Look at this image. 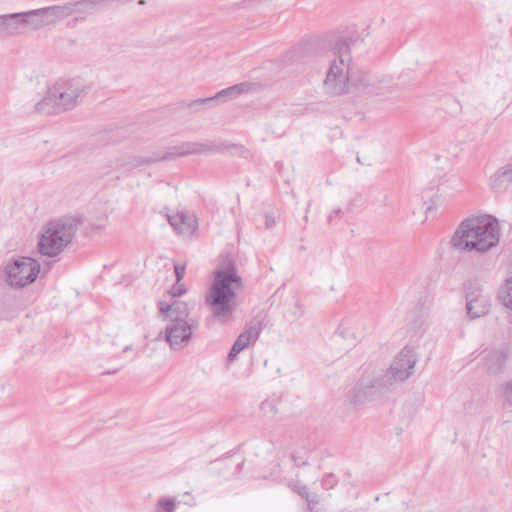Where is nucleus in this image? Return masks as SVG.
<instances>
[{"instance_id": "1", "label": "nucleus", "mask_w": 512, "mask_h": 512, "mask_svg": "<svg viewBox=\"0 0 512 512\" xmlns=\"http://www.w3.org/2000/svg\"><path fill=\"white\" fill-rule=\"evenodd\" d=\"M500 238L498 220L492 215L484 214L461 221L450 244L457 251L485 254L499 244Z\"/></svg>"}, {"instance_id": "2", "label": "nucleus", "mask_w": 512, "mask_h": 512, "mask_svg": "<svg viewBox=\"0 0 512 512\" xmlns=\"http://www.w3.org/2000/svg\"><path fill=\"white\" fill-rule=\"evenodd\" d=\"M242 286V278L234 268L214 271L205 293V303L216 321L226 323L232 319L237 307V293Z\"/></svg>"}, {"instance_id": "3", "label": "nucleus", "mask_w": 512, "mask_h": 512, "mask_svg": "<svg viewBox=\"0 0 512 512\" xmlns=\"http://www.w3.org/2000/svg\"><path fill=\"white\" fill-rule=\"evenodd\" d=\"M79 224V219L70 215L47 221L39 231L37 251L49 258L57 257L72 243Z\"/></svg>"}, {"instance_id": "4", "label": "nucleus", "mask_w": 512, "mask_h": 512, "mask_svg": "<svg viewBox=\"0 0 512 512\" xmlns=\"http://www.w3.org/2000/svg\"><path fill=\"white\" fill-rule=\"evenodd\" d=\"M86 94L85 85L76 79L56 81L47 91L41 101L35 105V110L42 114H58L73 110L83 100Z\"/></svg>"}, {"instance_id": "5", "label": "nucleus", "mask_w": 512, "mask_h": 512, "mask_svg": "<svg viewBox=\"0 0 512 512\" xmlns=\"http://www.w3.org/2000/svg\"><path fill=\"white\" fill-rule=\"evenodd\" d=\"M329 69L324 79L325 89L334 95L348 90L351 53L346 43H339L328 53Z\"/></svg>"}, {"instance_id": "6", "label": "nucleus", "mask_w": 512, "mask_h": 512, "mask_svg": "<svg viewBox=\"0 0 512 512\" xmlns=\"http://www.w3.org/2000/svg\"><path fill=\"white\" fill-rule=\"evenodd\" d=\"M41 266L35 259L21 257L13 262L7 263L4 268V276L7 285L11 288H24L37 279Z\"/></svg>"}, {"instance_id": "7", "label": "nucleus", "mask_w": 512, "mask_h": 512, "mask_svg": "<svg viewBox=\"0 0 512 512\" xmlns=\"http://www.w3.org/2000/svg\"><path fill=\"white\" fill-rule=\"evenodd\" d=\"M197 323L190 322L188 319H171L163 331L164 340L173 351L185 349L193 337Z\"/></svg>"}, {"instance_id": "8", "label": "nucleus", "mask_w": 512, "mask_h": 512, "mask_svg": "<svg viewBox=\"0 0 512 512\" xmlns=\"http://www.w3.org/2000/svg\"><path fill=\"white\" fill-rule=\"evenodd\" d=\"M416 361L414 348L405 346L393 360L386 376L389 380L404 381L413 374Z\"/></svg>"}, {"instance_id": "9", "label": "nucleus", "mask_w": 512, "mask_h": 512, "mask_svg": "<svg viewBox=\"0 0 512 512\" xmlns=\"http://www.w3.org/2000/svg\"><path fill=\"white\" fill-rule=\"evenodd\" d=\"M467 314L471 319L486 315L490 310V300L481 291L475 289L466 293Z\"/></svg>"}, {"instance_id": "10", "label": "nucleus", "mask_w": 512, "mask_h": 512, "mask_svg": "<svg viewBox=\"0 0 512 512\" xmlns=\"http://www.w3.org/2000/svg\"><path fill=\"white\" fill-rule=\"evenodd\" d=\"M168 221L175 231L183 236L193 235L198 227L196 216L184 211L168 215Z\"/></svg>"}, {"instance_id": "11", "label": "nucleus", "mask_w": 512, "mask_h": 512, "mask_svg": "<svg viewBox=\"0 0 512 512\" xmlns=\"http://www.w3.org/2000/svg\"><path fill=\"white\" fill-rule=\"evenodd\" d=\"M212 148L207 144L202 143H191L186 144L181 147H174L169 152H166L162 154L161 156L155 157V158H149L145 160V163H155L158 161H166L175 159L178 157L190 155V154H201L205 153L207 151H211Z\"/></svg>"}, {"instance_id": "12", "label": "nucleus", "mask_w": 512, "mask_h": 512, "mask_svg": "<svg viewBox=\"0 0 512 512\" xmlns=\"http://www.w3.org/2000/svg\"><path fill=\"white\" fill-rule=\"evenodd\" d=\"M18 34L26 30H36L47 25V20L42 9L31 10L23 13H14Z\"/></svg>"}, {"instance_id": "13", "label": "nucleus", "mask_w": 512, "mask_h": 512, "mask_svg": "<svg viewBox=\"0 0 512 512\" xmlns=\"http://www.w3.org/2000/svg\"><path fill=\"white\" fill-rule=\"evenodd\" d=\"M159 311L169 320L171 319H188L190 307L188 303L181 300H174L172 303L160 301L158 303Z\"/></svg>"}, {"instance_id": "14", "label": "nucleus", "mask_w": 512, "mask_h": 512, "mask_svg": "<svg viewBox=\"0 0 512 512\" xmlns=\"http://www.w3.org/2000/svg\"><path fill=\"white\" fill-rule=\"evenodd\" d=\"M258 336L259 330L256 327H250L243 331L234 342L231 351L227 356L228 361H233L241 351L250 345L251 342H255Z\"/></svg>"}, {"instance_id": "15", "label": "nucleus", "mask_w": 512, "mask_h": 512, "mask_svg": "<svg viewBox=\"0 0 512 512\" xmlns=\"http://www.w3.org/2000/svg\"><path fill=\"white\" fill-rule=\"evenodd\" d=\"M77 6H83L82 3H79V1L68 3L64 6H52L47 8H42L43 15L45 16V19L49 22H47V25H51L59 20H62L69 15L72 14L73 11H75V8Z\"/></svg>"}, {"instance_id": "16", "label": "nucleus", "mask_w": 512, "mask_h": 512, "mask_svg": "<svg viewBox=\"0 0 512 512\" xmlns=\"http://www.w3.org/2000/svg\"><path fill=\"white\" fill-rule=\"evenodd\" d=\"M251 88V85L248 84V83H240V84H236L234 86H231V87H228L226 89H223L221 91H219L218 93H216L214 96L212 97H208V98H202V99H198V100H195L193 101L190 106L192 105H198V104H203V103H206V102H209V101H212L214 99H218V98H221V97H231V98H235L237 97L238 95L242 94V93H245L247 91H249V89Z\"/></svg>"}, {"instance_id": "17", "label": "nucleus", "mask_w": 512, "mask_h": 512, "mask_svg": "<svg viewBox=\"0 0 512 512\" xmlns=\"http://www.w3.org/2000/svg\"><path fill=\"white\" fill-rule=\"evenodd\" d=\"M18 34V26L13 14L0 16V37Z\"/></svg>"}, {"instance_id": "18", "label": "nucleus", "mask_w": 512, "mask_h": 512, "mask_svg": "<svg viewBox=\"0 0 512 512\" xmlns=\"http://www.w3.org/2000/svg\"><path fill=\"white\" fill-rule=\"evenodd\" d=\"M512 182V163L501 167L493 176L491 187L493 189H499L503 183Z\"/></svg>"}, {"instance_id": "19", "label": "nucleus", "mask_w": 512, "mask_h": 512, "mask_svg": "<svg viewBox=\"0 0 512 512\" xmlns=\"http://www.w3.org/2000/svg\"><path fill=\"white\" fill-rule=\"evenodd\" d=\"M499 297L505 307L512 309V273L501 288Z\"/></svg>"}, {"instance_id": "20", "label": "nucleus", "mask_w": 512, "mask_h": 512, "mask_svg": "<svg viewBox=\"0 0 512 512\" xmlns=\"http://www.w3.org/2000/svg\"><path fill=\"white\" fill-rule=\"evenodd\" d=\"M290 486L294 492L307 501L308 509L312 512L316 501L310 498L308 488L304 485H300L299 483L291 484Z\"/></svg>"}, {"instance_id": "21", "label": "nucleus", "mask_w": 512, "mask_h": 512, "mask_svg": "<svg viewBox=\"0 0 512 512\" xmlns=\"http://www.w3.org/2000/svg\"><path fill=\"white\" fill-rule=\"evenodd\" d=\"M501 397L505 405L512 406V381H508L501 386Z\"/></svg>"}, {"instance_id": "22", "label": "nucleus", "mask_w": 512, "mask_h": 512, "mask_svg": "<svg viewBox=\"0 0 512 512\" xmlns=\"http://www.w3.org/2000/svg\"><path fill=\"white\" fill-rule=\"evenodd\" d=\"M158 508L164 510V512H173L175 510L176 503L170 498H161L157 503Z\"/></svg>"}, {"instance_id": "23", "label": "nucleus", "mask_w": 512, "mask_h": 512, "mask_svg": "<svg viewBox=\"0 0 512 512\" xmlns=\"http://www.w3.org/2000/svg\"><path fill=\"white\" fill-rule=\"evenodd\" d=\"M185 270H186V267L185 265L183 264H175L174 266V271H175V275H176V281L177 282H180L181 279L184 277L185 275Z\"/></svg>"}, {"instance_id": "24", "label": "nucleus", "mask_w": 512, "mask_h": 512, "mask_svg": "<svg viewBox=\"0 0 512 512\" xmlns=\"http://www.w3.org/2000/svg\"><path fill=\"white\" fill-rule=\"evenodd\" d=\"M185 291L186 290H185L184 284H182L180 282H176V284L171 289V294L173 297L181 296L182 294L185 293Z\"/></svg>"}, {"instance_id": "25", "label": "nucleus", "mask_w": 512, "mask_h": 512, "mask_svg": "<svg viewBox=\"0 0 512 512\" xmlns=\"http://www.w3.org/2000/svg\"><path fill=\"white\" fill-rule=\"evenodd\" d=\"M265 224L267 228H271L275 224V218L272 215H266L265 217Z\"/></svg>"}, {"instance_id": "26", "label": "nucleus", "mask_w": 512, "mask_h": 512, "mask_svg": "<svg viewBox=\"0 0 512 512\" xmlns=\"http://www.w3.org/2000/svg\"><path fill=\"white\" fill-rule=\"evenodd\" d=\"M268 405H269V403H267V402L263 403L262 409H266V406H268Z\"/></svg>"}, {"instance_id": "27", "label": "nucleus", "mask_w": 512, "mask_h": 512, "mask_svg": "<svg viewBox=\"0 0 512 512\" xmlns=\"http://www.w3.org/2000/svg\"><path fill=\"white\" fill-rule=\"evenodd\" d=\"M130 349H131V347H130V346H126V347L124 348V350H123V351H128V350H130Z\"/></svg>"}]
</instances>
